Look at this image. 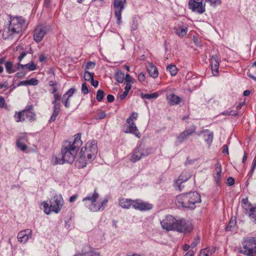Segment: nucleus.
Segmentation results:
<instances>
[{
    "label": "nucleus",
    "instance_id": "f257e3e1",
    "mask_svg": "<svg viewBox=\"0 0 256 256\" xmlns=\"http://www.w3.org/2000/svg\"><path fill=\"white\" fill-rule=\"evenodd\" d=\"M82 145L80 134H78L73 142L66 141L62 148L61 158L56 156L54 158V164H62L64 162L72 163L76 158L79 148Z\"/></svg>",
    "mask_w": 256,
    "mask_h": 256
},
{
    "label": "nucleus",
    "instance_id": "f03ea898",
    "mask_svg": "<svg viewBox=\"0 0 256 256\" xmlns=\"http://www.w3.org/2000/svg\"><path fill=\"white\" fill-rule=\"evenodd\" d=\"M100 196L97 190H94L92 192L88 194L84 198L82 202L84 206L90 211L97 212L103 210L106 205L108 200L104 198L100 199Z\"/></svg>",
    "mask_w": 256,
    "mask_h": 256
},
{
    "label": "nucleus",
    "instance_id": "7ed1b4c3",
    "mask_svg": "<svg viewBox=\"0 0 256 256\" xmlns=\"http://www.w3.org/2000/svg\"><path fill=\"white\" fill-rule=\"evenodd\" d=\"M175 202L179 208L194 209L196 207V204L201 202V197L197 192H191L176 196Z\"/></svg>",
    "mask_w": 256,
    "mask_h": 256
},
{
    "label": "nucleus",
    "instance_id": "20e7f679",
    "mask_svg": "<svg viewBox=\"0 0 256 256\" xmlns=\"http://www.w3.org/2000/svg\"><path fill=\"white\" fill-rule=\"evenodd\" d=\"M9 22L8 30H4L2 34L4 39L11 38L19 34L22 30L24 20L22 17L10 16Z\"/></svg>",
    "mask_w": 256,
    "mask_h": 256
},
{
    "label": "nucleus",
    "instance_id": "39448f33",
    "mask_svg": "<svg viewBox=\"0 0 256 256\" xmlns=\"http://www.w3.org/2000/svg\"><path fill=\"white\" fill-rule=\"evenodd\" d=\"M42 204L46 214H50L52 212L58 214L64 204L63 198L60 194H56L49 202H44Z\"/></svg>",
    "mask_w": 256,
    "mask_h": 256
},
{
    "label": "nucleus",
    "instance_id": "423d86ee",
    "mask_svg": "<svg viewBox=\"0 0 256 256\" xmlns=\"http://www.w3.org/2000/svg\"><path fill=\"white\" fill-rule=\"evenodd\" d=\"M240 252L246 256H256V238H249L242 242Z\"/></svg>",
    "mask_w": 256,
    "mask_h": 256
},
{
    "label": "nucleus",
    "instance_id": "0eeeda50",
    "mask_svg": "<svg viewBox=\"0 0 256 256\" xmlns=\"http://www.w3.org/2000/svg\"><path fill=\"white\" fill-rule=\"evenodd\" d=\"M138 117V114L134 112L132 114L131 116L127 118L126 120V124L124 125V132L126 133L132 134L136 137L140 138V134L134 122V120L137 119Z\"/></svg>",
    "mask_w": 256,
    "mask_h": 256
},
{
    "label": "nucleus",
    "instance_id": "6e6552de",
    "mask_svg": "<svg viewBox=\"0 0 256 256\" xmlns=\"http://www.w3.org/2000/svg\"><path fill=\"white\" fill-rule=\"evenodd\" d=\"M242 206L250 221L256 224V206H252L247 198L242 200Z\"/></svg>",
    "mask_w": 256,
    "mask_h": 256
},
{
    "label": "nucleus",
    "instance_id": "1a4fd4ad",
    "mask_svg": "<svg viewBox=\"0 0 256 256\" xmlns=\"http://www.w3.org/2000/svg\"><path fill=\"white\" fill-rule=\"evenodd\" d=\"M90 151V153L87 154V159L90 161L94 160L98 153V147H97V142L96 140H90L88 141L86 146L82 148V152L83 153L86 150Z\"/></svg>",
    "mask_w": 256,
    "mask_h": 256
},
{
    "label": "nucleus",
    "instance_id": "9d476101",
    "mask_svg": "<svg viewBox=\"0 0 256 256\" xmlns=\"http://www.w3.org/2000/svg\"><path fill=\"white\" fill-rule=\"evenodd\" d=\"M204 0H190L188 3V8L192 12L202 14L206 12V4Z\"/></svg>",
    "mask_w": 256,
    "mask_h": 256
},
{
    "label": "nucleus",
    "instance_id": "9b49d317",
    "mask_svg": "<svg viewBox=\"0 0 256 256\" xmlns=\"http://www.w3.org/2000/svg\"><path fill=\"white\" fill-rule=\"evenodd\" d=\"M178 220L172 216H168L161 222V225L164 229L168 231L176 230Z\"/></svg>",
    "mask_w": 256,
    "mask_h": 256
},
{
    "label": "nucleus",
    "instance_id": "f8f14e48",
    "mask_svg": "<svg viewBox=\"0 0 256 256\" xmlns=\"http://www.w3.org/2000/svg\"><path fill=\"white\" fill-rule=\"evenodd\" d=\"M126 0H114V8L116 17L118 20V24H120L122 22V12L124 10Z\"/></svg>",
    "mask_w": 256,
    "mask_h": 256
},
{
    "label": "nucleus",
    "instance_id": "ddd939ff",
    "mask_svg": "<svg viewBox=\"0 0 256 256\" xmlns=\"http://www.w3.org/2000/svg\"><path fill=\"white\" fill-rule=\"evenodd\" d=\"M47 32V28L46 26L42 25L37 26L33 34L34 40L38 43L40 42Z\"/></svg>",
    "mask_w": 256,
    "mask_h": 256
},
{
    "label": "nucleus",
    "instance_id": "4468645a",
    "mask_svg": "<svg viewBox=\"0 0 256 256\" xmlns=\"http://www.w3.org/2000/svg\"><path fill=\"white\" fill-rule=\"evenodd\" d=\"M193 230L192 224L184 220H178L176 230L184 232H190Z\"/></svg>",
    "mask_w": 256,
    "mask_h": 256
},
{
    "label": "nucleus",
    "instance_id": "2eb2a0df",
    "mask_svg": "<svg viewBox=\"0 0 256 256\" xmlns=\"http://www.w3.org/2000/svg\"><path fill=\"white\" fill-rule=\"evenodd\" d=\"M153 205L140 199L134 200L133 208L140 211H146L152 209Z\"/></svg>",
    "mask_w": 256,
    "mask_h": 256
},
{
    "label": "nucleus",
    "instance_id": "dca6fc26",
    "mask_svg": "<svg viewBox=\"0 0 256 256\" xmlns=\"http://www.w3.org/2000/svg\"><path fill=\"white\" fill-rule=\"evenodd\" d=\"M190 174L188 172H184L178 176V178L176 180L174 183V188L179 191H182L184 186L182 184L190 178Z\"/></svg>",
    "mask_w": 256,
    "mask_h": 256
},
{
    "label": "nucleus",
    "instance_id": "f3484780",
    "mask_svg": "<svg viewBox=\"0 0 256 256\" xmlns=\"http://www.w3.org/2000/svg\"><path fill=\"white\" fill-rule=\"evenodd\" d=\"M196 131V128L194 126H192L190 128H186L183 132L177 137V141L179 143L182 142L188 137L192 135Z\"/></svg>",
    "mask_w": 256,
    "mask_h": 256
},
{
    "label": "nucleus",
    "instance_id": "a211bd4d",
    "mask_svg": "<svg viewBox=\"0 0 256 256\" xmlns=\"http://www.w3.org/2000/svg\"><path fill=\"white\" fill-rule=\"evenodd\" d=\"M27 136L26 134H20L16 139V145L17 147L22 151H24L27 148L26 142H27Z\"/></svg>",
    "mask_w": 256,
    "mask_h": 256
},
{
    "label": "nucleus",
    "instance_id": "6ab92c4d",
    "mask_svg": "<svg viewBox=\"0 0 256 256\" xmlns=\"http://www.w3.org/2000/svg\"><path fill=\"white\" fill-rule=\"evenodd\" d=\"M32 231L27 229L20 232L18 234V240L22 243H25L32 237Z\"/></svg>",
    "mask_w": 256,
    "mask_h": 256
},
{
    "label": "nucleus",
    "instance_id": "aec40b11",
    "mask_svg": "<svg viewBox=\"0 0 256 256\" xmlns=\"http://www.w3.org/2000/svg\"><path fill=\"white\" fill-rule=\"evenodd\" d=\"M143 157H144V156L142 150V146H140L133 152L130 160L132 162H136L141 160Z\"/></svg>",
    "mask_w": 256,
    "mask_h": 256
},
{
    "label": "nucleus",
    "instance_id": "412c9836",
    "mask_svg": "<svg viewBox=\"0 0 256 256\" xmlns=\"http://www.w3.org/2000/svg\"><path fill=\"white\" fill-rule=\"evenodd\" d=\"M222 168L221 164L220 162H218L215 166L214 172V178L218 185H219L220 184L222 176Z\"/></svg>",
    "mask_w": 256,
    "mask_h": 256
},
{
    "label": "nucleus",
    "instance_id": "4be33fe9",
    "mask_svg": "<svg viewBox=\"0 0 256 256\" xmlns=\"http://www.w3.org/2000/svg\"><path fill=\"white\" fill-rule=\"evenodd\" d=\"M134 200L130 198H121L118 199V204L124 209H129L133 208Z\"/></svg>",
    "mask_w": 256,
    "mask_h": 256
},
{
    "label": "nucleus",
    "instance_id": "5701e85b",
    "mask_svg": "<svg viewBox=\"0 0 256 256\" xmlns=\"http://www.w3.org/2000/svg\"><path fill=\"white\" fill-rule=\"evenodd\" d=\"M210 62L212 70L214 76H217L218 74V68L219 67V62L218 58L216 55H213L211 57Z\"/></svg>",
    "mask_w": 256,
    "mask_h": 256
},
{
    "label": "nucleus",
    "instance_id": "b1692460",
    "mask_svg": "<svg viewBox=\"0 0 256 256\" xmlns=\"http://www.w3.org/2000/svg\"><path fill=\"white\" fill-rule=\"evenodd\" d=\"M166 98L168 101V102L171 105L178 104L182 100L180 97H179L174 94L171 92L169 94H167Z\"/></svg>",
    "mask_w": 256,
    "mask_h": 256
},
{
    "label": "nucleus",
    "instance_id": "393cba45",
    "mask_svg": "<svg viewBox=\"0 0 256 256\" xmlns=\"http://www.w3.org/2000/svg\"><path fill=\"white\" fill-rule=\"evenodd\" d=\"M148 72L150 76L156 78L158 75V72L156 67L152 64H150L147 68Z\"/></svg>",
    "mask_w": 256,
    "mask_h": 256
},
{
    "label": "nucleus",
    "instance_id": "a878e982",
    "mask_svg": "<svg viewBox=\"0 0 256 256\" xmlns=\"http://www.w3.org/2000/svg\"><path fill=\"white\" fill-rule=\"evenodd\" d=\"M25 68H28L29 70L32 71L36 70V65L34 62L26 64H22L20 63L18 64V68L24 70Z\"/></svg>",
    "mask_w": 256,
    "mask_h": 256
},
{
    "label": "nucleus",
    "instance_id": "bb28decb",
    "mask_svg": "<svg viewBox=\"0 0 256 256\" xmlns=\"http://www.w3.org/2000/svg\"><path fill=\"white\" fill-rule=\"evenodd\" d=\"M26 118V110H22L18 112H16L14 118L16 122H23L25 120Z\"/></svg>",
    "mask_w": 256,
    "mask_h": 256
},
{
    "label": "nucleus",
    "instance_id": "cd10ccee",
    "mask_svg": "<svg viewBox=\"0 0 256 256\" xmlns=\"http://www.w3.org/2000/svg\"><path fill=\"white\" fill-rule=\"evenodd\" d=\"M159 96V94L158 92H156L154 93H150V94H141L140 96L141 98L143 99H148V100H152V99H155L157 98Z\"/></svg>",
    "mask_w": 256,
    "mask_h": 256
},
{
    "label": "nucleus",
    "instance_id": "c85d7f7f",
    "mask_svg": "<svg viewBox=\"0 0 256 256\" xmlns=\"http://www.w3.org/2000/svg\"><path fill=\"white\" fill-rule=\"evenodd\" d=\"M87 158L86 157H83L82 156L81 152L80 153V157L76 162V166L80 168H82L86 166V159Z\"/></svg>",
    "mask_w": 256,
    "mask_h": 256
},
{
    "label": "nucleus",
    "instance_id": "c756f323",
    "mask_svg": "<svg viewBox=\"0 0 256 256\" xmlns=\"http://www.w3.org/2000/svg\"><path fill=\"white\" fill-rule=\"evenodd\" d=\"M142 150L144 156L154 154L156 151V148L152 146H142Z\"/></svg>",
    "mask_w": 256,
    "mask_h": 256
},
{
    "label": "nucleus",
    "instance_id": "7c9ffc66",
    "mask_svg": "<svg viewBox=\"0 0 256 256\" xmlns=\"http://www.w3.org/2000/svg\"><path fill=\"white\" fill-rule=\"evenodd\" d=\"M38 84V80L34 78H31L29 80L22 81L20 82L19 85L22 86H27V85H31V86H36Z\"/></svg>",
    "mask_w": 256,
    "mask_h": 256
},
{
    "label": "nucleus",
    "instance_id": "2f4dec72",
    "mask_svg": "<svg viewBox=\"0 0 256 256\" xmlns=\"http://www.w3.org/2000/svg\"><path fill=\"white\" fill-rule=\"evenodd\" d=\"M5 68L6 71L8 74H12L16 71V69L13 67V64L12 62H6L5 63Z\"/></svg>",
    "mask_w": 256,
    "mask_h": 256
},
{
    "label": "nucleus",
    "instance_id": "473e14b6",
    "mask_svg": "<svg viewBox=\"0 0 256 256\" xmlns=\"http://www.w3.org/2000/svg\"><path fill=\"white\" fill-rule=\"evenodd\" d=\"M188 32V28L186 26L178 28L176 30V34L180 37L186 36Z\"/></svg>",
    "mask_w": 256,
    "mask_h": 256
},
{
    "label": "nucleus",
    "instance_id": "72a5a7b5",
    "mask_svg": "<svg viewBox=\"0 0 256 256\" xmlns=\"http://www.w3.org/2000/svg\"><path fill=\"white\" fill-rule=\"evenodd\" d=\"M60 111V108H56V106L53 107V112L52 116L49 120L50 122H53L56 120V116H58Z\"/></svg>",
    "mask_w": 256,
    "mask_h": 256
},
{
    "label": "nucleus",
    "instance_id": "f704fd0d",
    "mask_svg": "<svg viewBox=\"0 0 256 256\" xmlns=\"http://www.w3.org/2000/svg\"><path fill=\"white\" fill-rule=\"evenodd\" d=\"M166 70L172 76H176L178 72V68L175 65L173 64L168 66L166 67Z\"/></svg>",
    "mask_w": 256,
    "mask_h": 256
},
{
    "label": "nucleus",
    "instance_id": "c9c22d12",
    "mask_svg": "<svg viewBox=\"0 0 256 256\" xmlns=\"http://www.w3.org/2000/svg\"><path fill=\"white\" fill-rule=\"evenodd\" d=\"M124 74L122 71L118 72L115 75V78L116 81L120 83H122L124 81Z\"/></svg>",
    "mask_w": 256,
    "mask_h": 256
},
{
    "label": "nucleus",
    "instance_id": "e433bc0d",
    "mask_svg": "<svg viewBox=\"0 0 256 256\" xmlns=\"http://www.w3.org/2000/svg\"><path fill=\"white\" fill-rule=\"evenodd\" d=\"M214 252L213 249L210 250L208 248H204L200 252L199 256H212Z\"/></svg>",
    "mask_w": 256,
    "mask_h": 256
},
{
    "label": "nucleus",
    "instance_id": "4c0bfd02",
    "mask_svg": "<svg viewBox=\"0 0 256 256\" xmlns=\"http://www.w3.org/2000/svg\"><path fill=\"white\" fill-rule=\"evenodd\" d=\"M236 225V221L235 219L231 218L229 222L228 225L226 226V231L232 230Z\"/></svg>",
    "mask_w": 256,
    "mask_h": 256
},
{
    "label": "nucleus",
    "instance_id": "58836bf2",
    "mask_svg": "<svg viewBox=\"0 0 256 256\" xmlns=\"http://www.w3.org/2000/svg\"><path fill=\"white\" fill-rule=\"evenodd\" d=\"M206 134L204 136H206L205 140L207 142L208 144H210L213 140V133L210 132L208 130H206Z\"/></svg>",
    "mask_w": 256,
    "mask_h": 256
},
{
    "label": "nucleus",
    "instance_id": "ea45409f",
    "mask_svg": "<svg viewBox=\"0 0 256 256\" xmlns=\"http://www.w3.org/2000/svg\"><path fill=\"white\" fill-rule=\"evenodd\" d=\"M75 256H101L99 253L90 251L82 254H77Z\"/></svg>",
    "mask_w": 256,
    "mask_h": 256
},
{
    "label": "nucleus",
    "instance_id": "a19ab883",
    "mask_svg": "<svg viewBox=\"0 0 256 256\" xmlns=\"http://www.w3.org/2000/svg\"><path fill=\"white\" fill-rule=\"evenodd\" d=\"M206 2H208L210 6L216 7L221 4V0H205Z\"/></svg>",
    "mask_w": 256,
    "mask_h": 256
},
{
    "label": "nucleus",
    "instance_id": "79ce46f5",
    "mask_svg": "<svg viewBox=\"0 0 256 256\" xmlns=\"http://www.w3.org/2000/svg\"><path fill=\"white\" fill-rule=\"evenodd\" d=\"M84 78L86 81L91 80L94 78V74L86 70L84 75Z\"/></svg>",
    "mask_w": 256,
    "mask_h": 256
},
{
    "label": "nucleus",
    "instance_id": "37998d69",
    "mask_svg": "<svg viewBox=\"0 0 256 256\" xmlns=\"http://www.w3.org/2000/svg\"><path fill=\"white\" fill-rule=\"evenodd\" d=\"M26 116L30 120L32 121L34 120L36 114L32 111L26 110Z\"/></svg>",
    "mask_w": 256,
    "mask_h": 256
},
{
    "label": "nucleus",
    "instance_id": "c03bdc74",
    "mask_svg": "<svg viewBox=\"0 0 256 256\" xmlns=\"http://www.w3.org/2000/svg\"><path fill=\"white\" fill-rule=\"evenodd\" d=\"M104 96V92L101 90H98L96 93V100L98 102H100Z\"/></svg>",
    "mask_w": 256,
    "mask_h": 256
},
{
    "label": "nucleus",
    "instance_id": "a18cd8bd",
    "mask_svg": "<svg viewBox=\"0 0 256 256\" xmlns=\"http://www.w3.org/2000/svg\"><path fill=\"white\" fill-rule=\"evenodd\" d=\"M0 108H5L7 110H9L8 106L5 104L4 98L2 96H0Z\"/></svg>",
    "mask_w": 256,
    "mask_h": 256
},
{
    "label": "nucleus",
    "instance_id": "49530a36",
    "mask_svg": "<svg viewBox=\"0 0 256 256\" xmlns=\"http://www.w3.org/2000/svg\"><path fill=\"white\" fill-rule=\"evenodd\" d=\"M76 92V90L74 88H70L66 93L63 95L64 98H66V97L69 98L72 96V94Z\"/></svg>",
    "mask_w": 256,
    "mask_h": 256
},
{
    "label": "nucleus",
    "instance_id": "de8ad7c7",
    "mask_svg": "<svg viewBox=\"0 0 256 256\" xmlns=\"http://www.w3.org/2000/svg\"><path fill=\"white\" fill-rule=\"evenodd\" d=\"M95 66H96L95 62H89L87 63V64L86 66V68H85L86 70H89V69H93L94 68Z\"/></svg>",
    "mask_w": 256,
    "mask_h": 256
},
{
    "label": "nucleus",
    "instance_id": "09e8293b",
    "mask_svg": "<svg viewBox=\"0 0 256 256\" xmlns=\"http://www.w3.org/2000/svg\"><path fill=\"white\" fill-rule=\"evenodd\" d=\"M200 239L198 236L195 237L194 238V240L191 244L190 246L192 248H195L197 244L200 242Z\"/></svg>",
    "mask_w": 256,
    "mask_h": 256
},
{
    "label": "nucleus",
    "instance_id": "8fccbe9b",
    "mask_svg": "<svg viewBox=\"0 0 256 256\" xmlns=\"http://www.w3.org/2000/svg\"><path fill=\"white\" fill-rule=\"evenodd\" d=\"M92 2L95 3L96 7H102L104 4V0H92Z\"/></svg>",
    "mask_w": 256,
    "mask_h": 256
},
{
    "label": "nucleus",
    "instance_id": "3c124183",
    "mask_svg": "<svg viewBox=\"0 0 256 256\" xmlns=\"http://www.w3.org/2000/svg\"><path fill=\"white\" fill-rule=\"evenodd\" d=\"M124 80L126 82V84H132L133 83L132 78L131 76L129 74H126L124 76Z\"/></svg>",
    "mask_w": 256,
    "mask_h": 256
},
{
    "label": "nucleus",
    "instance_id": "603ef678",
    "mask_svg": "<svg viewBox=\"0 0 256 256\" xmlns=\"http://www.w3.org/2000/svg\"><path fill=\"white\" fill-rule=\"evenodd\" d=\"M69 100L70 98L67 97L66 98H64V96H62V102L66 108H68L70 107Z\"/></svg>",
    "mask_w": 256,
    "mask_h": 256
},
{
    "label": "nucleus",
    "instance_id": "864d4df0",
    "mask_svg": "<svg viewBox=\"0 0 256 256\" xmlns=\"http://www.w3.org/2000/svg\"><path fill=\"white\" fill-rule=\"evenodd\" d=\"M106 116V113L104 112H101L96 115V118L97 120H102Z\"/></svg>",
    "mask_w": 256,
    "mask_h": 256
},
{
    "label": "nucleus",
    "instance_id": "5fc2aeb1",
    "mask_svg": "<svg viewBox=\"0 0 256 256\" xmlns=\"http://www.w3.org/2000/svg\"><path fill=\"white\" fill-rule=\"evenodd\" d=\"M82 92L84 94H88V88L85 84H82Z\"/></svg>",
    "mask_w": 256,
    "mask_h": 256
},
{
    "label": "nucleus",
    "instance_id": "6e6d98bb",
    "mask_svg": "<svg viewBox=\"0 0 256 256\" xmlns=\"http://www.w3.org/2000/svg\"><path fill=\"white\" fill-rule=\"evenodd\" d=\"M222 114L223 115H226V116L232 115V116H236L238 114L236 112H232V111H228V112H223L222 113Z\"/></svg>",
    "mask_w": 256,
    "mask_h": 256
},
{
    "label": "nucleus",
    "instance_id": "4d7b16f0",
    "mask_svg": "<svg viewBox=\"0 0 256 256\" xmlns=\"http://www.w3.org/2000/svg\"><path fill=\"white\" fill-rule=\"evenodd\" d=\"M138 80L140 82H144L146 80L145 74L142 72L140 73L138 76Z\"/></svg>",
    "mask_w": 256,
    "mask_h": 256
},
{
    "label": "nucleus",
    "instance_id": "13d9d810",
    "mask_svg": "<svg viewBox=\"0 0 256 256\" xmlns=\"http://www.w3.org/2000/svg\"><path fill=\"white\" fill-rule=\"evenodd\" d=\"M234 182H235V180H234V178H232V177H229L227 179V183L228 186H231L234 185Z\"/></svg>",
    "mask_w": 256,
    "mask_h": 256
},
{
    "label": "nucleus",
    "instance_id": "bf43d9fd",
    "mask_svg": "<svg viewBox=\"0 0 256 256\" xmlns=\"http://www.w3.org/2000/svg\"><path fill=\"white\" fill-rule=\"evenodd\" d=\"M256 168V158L254 160L253 164H252V170H251L250 172V175L252 174L254 172V169Z\"/></svg>",
    "mask_w": 256,
    "mask_h": 256
},
{
    "label": "nucleus",
    "instance_id": "052dcab7",
    "mask_svg": "<svg viewBox=\"0 0 256 256\" xmlns=\"http://www.w3.org/2000/svg\"><path fill=\"white\" fill-rule=\"evenodd\" d=\"M131 88L132 84H130V83L126 84V86L124 88V92H126L128 93Z\"/></svg>",
    "mask_w": 256,
    "mask_h": 256
},
{
    "label": "nucleus",
    "instance_id": "680f3d73",
    "mask_svg": "<svg viewBox=\"0 0 256 256\" xmlns=\"http://www.w3.org/2000/svg\"><path fill=\"white\" fill-rule=\"evenodd\" d=\"M106 99L108 102H112L114 100V96L111 95V94H108L107 96Z\"/></svg>",
    "mask_w": 256,
    "mask_h": 256
},
{
    "label": "nucleus",
    "instance_id": "e2e57ef3",
    "mask_svg": "<svg viewBox=\"0 0 256 256\" xmlns=\"http://www.w3.org/2000/svg\"><path fill=\"white\" fill-rule=\"evenodd\" d=\"M26 55V52H22L18 58L19 61L21 62Z\"/></svg>",
    "mask_w": 256,
    "mask_h": 256
},
{
    "label": "nucleus",
    "instance_id": "0e129e2a",
    "mask_svg": "<svg viewBox=\"0 0 256 256\" xmlns=\"http://www.w3.org/2000/svg\"><path fill=\"white\" fill-rule=\"evenodd\" d=\"M90 83L92 86L94 88H96L98 86V82L97 80H94V78L90 80Z\"/></svg>",
    "mask_w": 256,
    "mask_h": 256
},
{
    "label": "nucleus",
    "instance_id": "69168bd1",
    "mask_svg": "<svg viewBox=\"0 0 256 256\" xmlns=\"http://www.w3.org/2000/svg\"><path fill=\"white\" fill-rule=\"evenodd\" d=\"M78 198V194H74L70 198L69 202H74L76 198Z\"/></svg>",
    "mask_w": 256,
    "mask_h": 256
},
{
    "label": "nucleus",
    "instance_id": "338daca9",
    "mask_svg": "<svg viewBox=\"0 0 256 256\" xmlns=\"http://www.w3.org/2000/svg\"><path fill=\"white\" fill-rule=\"evenodd\" d=\"M248 76L252 79L256 81V76H254L250 73V70H248Z\"/></svg>",
    "mask_w": 256,
    "mask_h": 256
},
{
    "label": "nucleus",
    "instance_id": "774afa93",
    "mask_svg": "<svg viewBox=\"0 0 256 256\" xmlns=\"http://www.w3.org/2000/svg\"><path fill=\"white\" fill-rule=\"evenodd\" d=\"M194 252L192 250L188 251L184 256H194Z\"/></svg>",
    "mask_w": 256,
    "mask_h": 256
}]
</instances>
